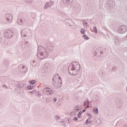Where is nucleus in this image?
I'll list each match as a JSON object with an SVG mask.
<instances>
[{"instance_id":"58836bf2","label":"nucleus","mask_w":127,"mask_h":127,"mask_svg":"<svg viewBox=\"0 0 127 127\" xmlns=\"http://www.w3.org/2000/svg\"><path fill=\"white\" fill-rule=\"evenodd\" d=\"M57 101V99L56 98H55L53 99V103H55Z\"/></svg>"},{"instance_id":"473e14b6","label":"nucleus","mask_w":127,"mask_h":127,"mask_svg":"<svg viewBox=\"0 0 127 127\" xmlns=\"http://www.w3.org/2000/svg\"><path fill=\"white\" fill-rule=\"evenodd\" d=\"M50 2V4L51 5V6H52V5H54V1H50V2Z\"/></svg>"},{"instance_id":"de8ad7c7","label":"nucleus","mask_w":127,"mask_h":127,"mask_svg":"<svg viewBox=\"0 0 127 127\" xmlns=\"http://www.w3.org/2000/svg\"><path fill=\"white\" fill-rule=\"evenodd\" d=\"M88 115L91 116V115H90V114H88Z\"/></svg>"},{"instance_id":"2f4dec72","label":"nucleus","mask_w":127,"mask_h":127,"mask_svg":"<svg viewBox=\"0 0 127 127\" xmlns=\"http://www.w3.org/2000/svg\"><path fill=\"white\" fill-rule=\"evenodd\" d=\"M31 18H32V19H34V18H35L36 17V16H35V14H33L31 16Z\"/></svg>"},{"instance_id":"a211bd4d","label":"nucleus","mask_w":127,"mask_h":127,"mask_svg":"<svg viewBox=\"0 0 127 127\" xmlns=\"http://www.w3.org/2000/svg\"><path fill=\"white\" fill-rule=\"evenodd\" d=\"M17 86L18 88H24V87H25V84L24 83L19 82L18 83Z\"/></svg>"},{"instance_id":"c9c22d12","label":"nucleus","mask_w":127,"mask_h":127,"mask_svg":"<svg viewBox=\"0 0 127 127\" xmlns=\"http://www.w3.org/2000/svg\"><path fill=\"white\" fill-rule=\"evenodd\" d=\"M29 93H31L32 94H34V93H36V90H33L32 91H29Z\"/></svg>"},{"instance_id":"f8f14e48","label":"nucleus","mask_w":127,"mask_h":127,"mask_svg":"<svg viewBox=\"0 0 127 127\" xmlns=\"http://www.w3.org/2000/svg\"><path fill=\"white\" fill-rule=\"evenodd\" d=\"M44 90L46 91L47 93V92L49 93V95H51V94H53L54 93L53 90L51 89V88H45Z\"/></svg>"},{"instance_id":"7ed1b4c3","label":"nucleus","mask_w":127,"mask_h":127,"mask_svg":"<svg viewBox=\"0 0 127 127\" xmlns=\"http://www.w3.org/2000/svg\"><path fill=\"white\" fill-rule=\"evenodd\" d=\"M4 36L7 39H9L13 36V31L12 30H7L4 32Z\"/></svg>"},{"instance_id":"c85d7f7f","label":"nucleus","mask_w":127,"mask_h":127,"mask_svg":"<svg viewBox=\"0 0 127 127\" xmlns=\"http://www.w3.org/2000/svg\"><path fill=\"white\" fill-rule=\"evenodd\" d=\"M24 45L26 46L27 47H28V46H29V42L26 41L24 43Z\"/></svg>"},{"instance_id":"4be33fe9","label":"nucleus","mask_w":127,"mask_h":127,"mask_svg":"<svg viewBox=\"0 0 127 127\" xmlns=\"http://www.w3.org/2000/svg\"><path fill=\"white\" fill-rule=\"evenodd\" d=\"M69 26H70L71 28L75 29L76 28V24L73 22L71 24L69 25Z\"/></svg>"},{"instance_id":"2eb2a0df","label":"nucleus","mask_w":127,"mask_h":127,"mask_svg":"<svg viewBox=\"0 0 127 127\" xmlns=\"http://www.w3.org/2000/svg\"><path fill=\"white\" fill-rule=\"evenodd\" d=\"M108 7H113L114 6V1L111 0L108 2Z\"/></svg>"},{"instance_id":"cd10ccee","label":"nucleus","mask_w":127,"mask_h":127,"mask_svg":"<svg viewBox=\"0 0 127 127\" xmlns=\"http://www.w3.org/2000/svg\"><path fill=\"white\" fill-rule=\"evenodd\" d=\"M28 89H29V90H32V89H33V85H28Z\"/></svg>"},{"instance_id":"09e8293b","label":"nucleus","mask_w":127,"mask_h":127,"mask_svg":"<svg viewBox=\"0 0 127 127\" xmlns=\"http://www.w3.org/2000/svg\"><path fill=\"white\" fill-rule=\"evenodd\" d=\"M73 114H74L75 112H72Z\"/></svg>"},{"instance_id":"6ab92c4d","label":"nucleus","mask_w":127,"mask_h":127,"mask_svg":"<svg viewBox=\"0 0 127 127\" xmlns=\"http://www.w3.org/2000/svg\"><path fill=\"white\" fill-rule=\"evenodd\" d=\"M55 119L56 120V121H57V122H58L59 123H60V121H62V120H61V117L58 116V115H56L55 116Z\"/></svg>"},{"instance_id":"9d476101","label":"nucleus","mask_w":127,"mask_h":127,"mask_svg":"<svg viewBox=\"0 0 127 127\" xmlns=\"http://www.w3.org/2000/svg\"><path fill=\"white\" fill-rule=\"evenodd\" d=\"M51 67V64L50 63H46L45 64L43 69L45 72H47L48 71V69Z\"/></svg>"},{"instance_id":"dca6fc26","label":"nucleus","mask_w":127,"mask_h":127,"mask_svg":"<svg viewBox=\"0 0 127 127\" xmlns=\"http://www.w3.org/2000/svg\"><path fill=\"white\" fill-rule=\"evenodd\" d=\"M81 109H82V106L81 105L76 106L74 108V110L75 111H76L77 112H78V111H80V110H81Z\"/></svg>"},{"instance_id":"5701e85b","label":"nucleus","mask_w":127,"mask_h":127,"mask_svg":"<svg viewBox=\"0 0 127 127\" xmlns=\"http://www.w3.org/2000/svg\"><path fill=\"white\" fill-rule=\"evenodd\" d=\"M25 2L26 3H29V4H31L33 2V0H25Z\"/></svg>"},{"instance_id":"0eeeda50","label":"nucleus","mask_w":127,"mask_h":127,"mask_svg":"<svg viewBox=\"0 0 127 127\" xmlns=\"http://www.w3.org/2000/svg\"><path fill=\"white\" fill-rule=\"evenodd\" d=\"M53 83L54 88H56V89H59L62 86V83L60 82H56V81H54Z\"/></svg>"},{"instance_id":"20e7f679","label":"nucleus","mask_w":127,"mask_h":127,"mask_svg":"<svg viewBox=\"0 0 127 127\" xmlns=\"http://www.w3.org/2000/svg\"><path fill=\"white\" fill-rule=\"evenodd\" d=\"M18 69L19 70V72L21 73H27L28 71V67L26 65H23L22 64H20L18 66Z\"/></svg>"},{"instance_id":"412c9836","label":"nucleus","mask_w":127,"mask_h":127,"mask_svg":"<svg viewBox=\"0 0 127 127\" xmlns=\"http://www.w3.org/2000/svg\"><path fill=\"white\" fill-rule=\"evenodd\" d=\"M59 124H61V126H63L64 127H65V126H66V123H65V121H64V120H61Z\"/></svg>"},{"instance_id":"e433bc0d","label":"nucleus","mask_w":127,"mask_h":127,"mask_svg":"<svg viewBox=\"0 0 127 127\" xmlns=\"http://www.w3.org/2000/svg\"><path fill=\"white\" fill-rule=\"evenodd\" d=\"M46 101L47 102H50L51 100L50 98H47V99H46Z\"/></svg>"},{"instance_id":"f704fd0d","label":"nucleus","mask_w":127,"mask_h":127,"mask_svg":"<svg viewBox=\"0 0 127 127\" xmlns=\"http://www.w3.org/2000/svg\"><path fill=\"white\" fill-rule=\"evenodd\" d=\"M80 32L82 33V34H85V30H84L83 29H81Z\"/></svg>"},{"instance_id":"1a4fd4ad","label":"nucleus","mask_w":127,"mask_h":127,"mask_svg":"<svg viewBox=\"0 0 127 127\" xmlns=\"http://www.w3.org/2000/svg\"><path fill=\"white\" fill-rule=\"evenodd\" d=\"M5 18L9 23H11V21H12V15L10 14H6L5 15Z\"/></svg>"},{"instance_id":"aec40b11","label":"nucleus","mask_w":127,"mask_h":127,"mask_svg":"<svg viewBox=\"0 0 127 127\" xmlns=\"http://www.w3.org/2000/svg\"><path fill=\"white\" fill-rule=\"evenodd\" d=\"M31 64L33 67H34L35 66H36V64H37V62L35 61H32L31 62Z\"/></svg>"},{"instance_id":"39448f33","label":"nucleus","mask_w":127,"mask_h":127,"mask_svg":"<svg viewBox=\"0 0 127 127\" xmlns=\"http://www.w3.org/2000/svg\"><path fill=\"white\" fill-rule=\"evenodd\" d=\"M127 31V27L126 25H121L118 28V32H119V33L124 34V33H126Z\"/></svg>"},{"instance_id":"79ce46f5","label":"nucleus","mask_w":127,"mask_h":127,"mask_svg":"<svg viewBox=\"0 0 127 127\" xmlns=\"http://www.w3.org/2000/svg\"><path fill=\"white\" fill-rule=\"evenodd\" d=\"M2 87H3V88L5 87L6 88V89H8L7 86H6L5 85H4H4H2Z\"/></svg>"},{"instance_id":"ddd939ff","label":"nucleus","mask_w":127,"mask_h":127,"mask_svg":"<svg viewBox=\"0 0 127 127\" xmlns=\"http://www.w3.org/2000/svg\"><path fill=\"white\" fill-rule=\"evenodd\" d=\"M51 5H50V2H47L46 4H45V6L44 7V9L45 10H46L48 8V7H51Z\"/></svg>"},{"instance_id":"4468645a","label":"nucleus","mask_w":127,"mask_h":127,"mask_svg":"<svg viewBox=\"0 0 127 127\" xmlns=\"http://www.w3.org/2000/svg\"><path fill=\"white\" fill-rule=\"evenodd\" d=\"M73 21L71 20L70 19H65V23L67 25H69V26L73 23Z\"/></svg>"},{"instance_id":"a18cd8bd","label":"nucleus","mask_w":127,"mask_h":127,"mask_svg":"<svg viewBox=\"0 0 127 127\" xmlns=\"http://www.w3.org/2000/svg\"><path fill=\"white\" fill-rule=\"evenodd\" d=\"M51 47H52V48H53V45H51Z\"/></svg>"},{"instance_id":"a19ab883","label":"nucleus","mask_w":127,"mask_h":127,"mask_svg":"<svg viewBox=\"0 0 127 127\" xmlns=\"http://www.w3.org/2000/svg\"><path fill=\"white\" fill-rule=\"evenodd\" d=\"M73 121H75V122H77V121H78V118L75 117V118L73 119Z\"/></svg>"},{"instance_id":"a878e982","label":"nucleus","mask_w":127,"mask_h":127,"mask_svg":"<svg viewBox=\"0 0 127 127\" xmlns=\"http://www.w3.org/2000/svg\"><path fill=\"white\" fill-rule=\"evenodd\" d=\"M83 37L84 39H86V40H89V37H88V36H87V35H84L83 36Z\"/></svg>"},{"instance_id":"49530a36","label":"nucleus","mask_w":127,"mask_h":127,"mask_svg":"<svg viewBox=\"0 0 127 127\" xmlns=\"http://www.w3.org/2000/svg\"><path fill=\"white\" fill-rule=\"evenodd\" d=\"M26 33H28V32L27 31H26Z\"/></svg>"},{"instance_id":"f03ea898","label":"nucleus","mask_w":127,"mask_h":127,"mask_svg":"<svg viewBox=\"0 0 127 127\" xmlns=\"http://www.w3.org/2000/svg\"><path fill=\"white\" fill-rule=\"evenodd\" d=\"M48 56H49V52L45 48L42 46H39L38 47L37 57L38 59L43 60V59L47 58Z\"/></svg>"},{"instance_id":"9b49d317","label":"nucleus","mask_w":127,"mask_h":127,"mask_svg":"<svg viewBox=\"0 0 127 127\" xmlns=\"http://www.w3.org/2000/svg\"><path fill=\"white\" fill-rule=\"evenodd\" d=\"M113 40L116 45H120L121 44V42L120 41V40H119V39H118V38H114Z\"/></svg>"},{"instance_id":"7c9ffc66","label":"nucleus","mask_w":127,"mask_h":127,"mask_svg":"<svg viewBox=\"0 0 127 127\" xmlns=\"http://www.w3.org/2000/svg\"><path fill=\"white\" fill-rule=\"evenodd\" d=\"M30 84H31V85H34V84H35V81L34 80H31L29 81Z\"/></svg>"},{"instance_id":"ea45409f","label":"nucleus","mask_w":127,"mask_h":127,"mask_svg":"<svg viewBox=\"0 0 127 127\" xmlns=\"http://www.w3.org/2000/svg\"><path fill=\"white\" fill-rule=\"evenodd\" d=\"M89 121H90V119H87V120L86 121L85 123H86V125H88V124H89Z\"/></svg>"},{"instance_id":"bb28decb","label":"nucleus","mask_w":127,"mask_h":127,"mask_svg":"<svg viewBox=\"0 0 127 127\" xmlns=\"http://www.w3.org/2000/svg\"><path fill=\"white\" fill-rule=\"evenodd\" d=\"M93 30L94 32H95V33H98V29H97V28L96 27L93 28Z\"/></svg>"},{"instance_id":"c756f323","label":"nucleus","mask_w":127,"mask_h":127,"mask_svg":"<svg viewBox=\"0 0 127 127\" xmlns=\"http://www.w3.org/2000/svg\"><path fill=\"white\" fill-rule=\"evenodd\" d=\"M21 36L24 37H26V34H23V31L21 32Z\"/></svg>"},{"instance_id":"6e6552de","label":"nucleus","mask_w":127,"mask_h":127,"mask_svg":"<svg viewBox=\"0 0 127 127\" xmlns=\"http://www.w3.org/2000/svg\"><path fill=\"white\" fill-rule=\"evenodd\" d=\"M63 2L65 4H70V6H73L74 0H63Z\"/></svg>"},{"instance_id":"393cba45","label":"nucleus","mask_w":127,"mask_h":127,"mask_svg":"<svg viewBox=\"0 0 127 127\" xmlns=\"http://www.w3.org/2000/svg\"><path fill=\"white\" fill-rule=\"evenodd\" d=\"M93 112L95 114H98V113H99V111H98V108H95L93 109Z\"/></svg>"},{"instance_id":"f257e3e1","label":"nucleus","mask_w":127,"mask_h":127,"mask_svg":"<svg viewBox=\"0 0 127 127\" xmlns=\"http://www.w3.org/2000/svg\"><path fill=\"white\" fill-rule=\"evenodd\" d=\"M80 69H81L80 64L77 62H73L68 66V73L72 76H75L78 74V71Z\"/></svg>"},{"instance_id":"b1692460","label":"nucleus","mask_w":127,"mask_h":127,"mask_svg":"<svg viewBox=\"0 0 127 127\" xmlns=\"http://www.w3.org/2000/svg\"><path fill=\"white\" fill-rule=\"evenodd\" d=\"M84 106H87V107L89 108V100L84 102Z\"/></svg>"},{"instance_id":"72a5a7b5","label":"nucleus","mask_w":127,"mask_h":127,"mask_svg":"<svg viewBox=\"0 0 127 127\" xmlns=\"http://www.w3.org/2000/svg\"><path fill=\"white\" fill-rule=\"evenodd\" d=\"M81 115H82V112L80 111L79 112L77 116H78V118H81Z\"/></svg>"},{"instance_id":"423d86ee","label":"nucleus","mask_w":127,"mask_h":127,"mask_svg":"<svg viewBox=\"0 0 127 127\" xmlns=\"http://www.w3.org/2000/svg\"><path fill=\"white\" fill-rule=\"evenodd\" d=\"M25 22H26V19L25 18L24 16H22L21 18L18 19L17 22V24H19V25H23Z\"/></svg>"},{"instance_id":"f3484780","label":"nucleus","mask_w":127,"mask_h":127,"mask_svg":"<svg viewBox=\"0 0 127 127\" xmlns=\"http://www.w3.org/2000/svg\"><path fill=\"white\" fill-rule=\"evenodd\" d=\"M82 23L84 27H86V28H87V27H89V25L88 24V22L86 21V20H82Z\"/></svg>"},{"instance_id":"4c0bfd02","label":"nucleus","mask_w":127,"mask_h":127,"mask_svg":"<svg viewBox=\"0 0 127 127\" xmlns=\"http://www.w3.org/2000/svg\"><path fill=\"white\" fill-rule=\"evenodd\" d=\"M37 96L38 97H40L41 96H42V95H41V93H40V92H38L37 94Z\"/></svg>"},{"instance_id":"c03bdc74","label":"nucleus","mask_w":127,"mask_h":127,"mask_svg":"<svg viewBox=\"0 0 127 127\" xmlns=\"http://www.w3.org/2000/svg\"><path fill=\"white\" fill-rule=\"evenodd\" d=\"M58 79H59V80L60 81H61V77H59L58 78Z\"/></svg>"},{"instance_id":"37998d69","label":"nucleus","mask_w":127,"mask_h":127,"mask_svg":"<svg viewBox=\"0 0 127 127\" xmlns=\"http://www.w3.org/2000/svg\"><path fill=\"white\" fill-rule=\"evenodd\" d=\"M86 112V109H84L82 110V113H85Z\"/></svg>"}]
</instances>
